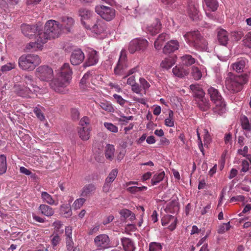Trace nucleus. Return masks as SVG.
<instances>
[{"instance_id": "f8f14e48", "label": "nucleus", "mask_w": 251, "mask_h": 251, "mask_svg": "<svg viewBox=\"0 0 251 251\" xmlns=\"http://www.w3.org/2000/svg\"><path fill=\"white\" fill-rule=\"evenodd\" d=\"M149 45V42L146 39H133L129 44L128 50L130 53H133L137 50H144Z\"/></svg>"}, {"instance_id": "2f4dec72", "label": "nucleus", "mask_w": 251, "mask_h": 251, "mask_svg": "<svg viewBox=\"0 0 251 251\" xmlns=\"http://www.w3.org/2000/svg\"><path fill=\"white\" fill-rule=\"evenodd\" d=\"M171 221L172 222L171 225L169 226L170 230H173L176 228V219L172 215H167L162 220V225L165 226L168 225Z\"/></svg>"}, {"instance_id": "0e129e2a", "label": "nucleus", "mask_w": 251, "mask_h": 251, "mask_svg": "<svg viewBox=\"0 0 251 251\" xmlns=\"http://www.w3.org/2000/svg\"><path fill=\"white\" fill-rule=\"evenodd\" d=\"M113 96L116 100L117 103H118L121 106H123L126 102V100L124 99L121 96L118 94H114Z\"/></svg>"}, {"instance_id": "6e6552de", "label": "nucleus", "mask_w": 251, "mask_h": 251, "mask_svg": "<svg viewBox=\"0 0 251 251\" xmlns=\"http://www.w3.org/2000/svg\"><path fill=\"white\" fill-rule=\"evenodd\" d=\"M35 75L41 81L48 82L52 79L53 71L49 66L42 65L36 69Z\"/></svg>"}, {"instance_id": "4be33fe9", "label": "nucleus", "mask_w": 251, "mask_h": 251, "mask_svg": "<svg viewBox=\"0 0 251 251\" xmlns=\"http://www.w3.org/2000/svg\"><path fill=\"white\" fill-rule=\"evenodd\" d=\"M190 90L194 92L196 100H199L205 97V92L202 87L198 84H192L190 86Z\"/></svg>"}, {"instance_id": "dca6fc26", "label": "nucleus", "mask_w": 251, "mask_h": 251, "mask_svg": "<svg viewBox=\"0 0 251 251\" xmlns=\"http://www.w3.org/2000/svg\"><path fill=\"white\" fill-rule=\"evenodd\" d=\"M99 61V55L98 52L93 49L88 50V58L83 65L85 67L95 65Z\"/></svg>"}, {"instance_id": "f704fd0d", "label": "nucleus", "mask_w": 251, "mask_h": 251, "mask_svg": "<svg viewBox=\"0 0 251 251\" xmlns=\"http://www.w3.org/2000/svg\"><path fill=\"white\" fill-rule=\"evenodd\" d=\"M172 72L176 76L183 77L189 74V72L180 66H175L172 70Z\"/></svg>"}, {"instance_id": "c756f323", "label": "nucleus", "mask_w": 251, "mask_h": 251, "mask_svg": "<svg viewBox=\"0 0 251 251\" xmlns=\"http://www.w3.org/2000/svg\"><path fill=\"white\" fill-rule=\"evenodd\" d=\"M38 209L43 215L47 217H51L54 213V209L50 206L45 204H40Z\"/></svg>"}, {"instance_id": "774afa93", "label": "nucleus", "mask_w": 251, "mask_h": 251, "mask_svg": "<svg viewBox=\"0 0 251 251\" xmlns=\"http://www.w3.org/2000/svg\"><path fill=\"white\" fill-rule=\"evenodd\" d=\"M131 212H132L131 211H130L128 209H124L121 210L120 212V213L121 216H122L123 217H124L125 219H126V218H128L130 216Z\"/></svg>"}, {"instance_id": "cd10ccee", "label": "nucleus", "mask_w": 251, "mask_h": 251, "mask_svg": "<svg viewBox=\"0 0 251 251\" xmlns=\"http://www.w3.org/2000/svg\"><path fill=\"white\" fill-rule=\"evenodd\" d=\"M176 56H170L165 58L161 63L160 66L162 68L168 70L171 68L176 62Z\"/></svg>"}, {"instance_id": "a19ab883", "label": "nucleus", "mask_w": 251, "mask_h": 251, "mask_svg": "<svg viewBox=\"0 0 251 251\" xmlns=\"http://www.w3.org/2000/svg\"><path fill=\"white\" fill-rule=\"evenodd\" d=\"M32 93L33 91L28 87H19L17 89V94L23 97H30V94Z\"/></svg>"}, {"instance_id": "37998d69", "label": "nucleus", "mask_w": 251, "mask_h": 251, "mask_svg": "<svg viewBox=\"0 0 251 251\" xmlns=\"http://www.w3.org/2000/svg\"><path fill=\"white\" fill-rule=\"evenodd\" d=\"M50 241L53 248L55 249L56 246L60 243L61 238L57 232H53L50 236Z\"/></svg>"}, {"instance_id": "5fc2aeb1", "label": "nucleus", "mask_w": 251, "mask_h": 251, "mask_svg": "<svg viewBox=\"0 0 251 251\" xmlns=\"http://www.w3.org/2000/svg\"><path fill=\"white\" fill-rule=\"evenodd\" d=\"M147 190V186H130L127 188V191L132 193H135L137 192L146 191Z\"/></svg>"}, {"instance_id": "0eeeda50", "label": "nucleus", "mask_w": 251, "mask_h": 251, "mask_svg": "<svg viewBox=\"0 0 251 251\" xmlns=\"http://www.w3.org/2000/svg\"><path fill=\"white\" fill-rule=\"evenodd\" d=\"M91 121L90 119L87 117H83L82 118L79 122V127L77 128V133L79 137L82 141H87L91 137Z\"/></svg>"}, {"instance_id": "72a5a7b5", "label": "nucleus", "mask_w": 251, "mask_h": 251, "mask_svg": "<svg viewBox=\"0 0 251 251\" xmlns=\"http://www.w3.org/2000/svg\"><path fill=\"white\" fill-rule=\"evenodd\" d=\"M41 198L44 202L47 203L50 205H57L58 204V201H55L51 195L47 192H41Z\"/></svg>"}, {"instance_id": "e433bc0d", "label": "nucleus", "mask_w": 251, "mask_h": 251, "mask_svg": "<svg viewBox=\"0 0 251 251\" xmlns=\"http://www.w3.org/2000/svg\"><path fill=\"white\" fill-rule=\"evenodd\" d=\"M181 63L187 66H191L196 62V59L190 54H185L180 57Z\"/></svg>"}, {"instance_id": "a211bd4d", "label": "nucleus", "mask_w": 251, "mask_h": 251, "mask_svg": "<svg viewBox=\"0 0 251 251\" xmlns=\"http://www.w3.org/2000/svg\"><path fill=\"white\" fill-rule=\"evenodd\" d=\"M97 187L93 184H88L83 187L80 190V196L84 198H90L94 195Z\"/></svg>"}, {"instance_id": "39448f33", "label": "nucleus", "mask_w": 251, "mask_h": 251, "mask_svg": "<svg viewBox=\"0 0 251 251\" xmlns=\"http://www.w3.org/2000/svg\"><path fill=\"white\" fill-rule=\"evenodd\" d=\"M127 67L126 51L125 50H122L121 51L118 62L114 69L115 75L119 76L125 75L123 77V79H125L129 75L140 71V67L136 66L129 70L126 74L125 70Z\"/></svg>"}, {"instance_id": "423d86ee", "label": "nucleus", "mask_w": 251, "mask_h": 251, "mask_svg": "<svg viewBox=\"0 0 251 251\" xmlns=\"http://www.w3.org/2000/svg\"><path fill=\"white\" fill-rule=\"evenodd\" d=\"M40 63V56L32 53L23 54L18 59L19 67L25 71H33Z\"/></svg>"}, {"instance_id": "6e6d98bb", "label": "nucleus", "mask_w": 251, "mask_h": 251, "mask_svg": "<svg viewBox=\"0 0 251 251\" xmlns=\"http://www.w3.org/2000/svg\"><path fill=\"white\" fill-rule=\"evenodd\" d=\"M104 126L109 131L113 133H117L118 131V127L110 123L105 122L103 124Z\"/></svg>"}, {"instance_id": "f257e3e1", "label": "nucleus", "mask_w": 251, "mask_h": 251, "mask_svg": "<svg viewBox=\"0 0 251 251\" xmlns=\"http://www.w3.org/2000/svg\"><path fill=\"white\" fill-rule=\"evenodd\" d=\"M60 32L61 28L58 23L54 20H49L46 23L44 30L40 27V30L38 31V34L35 36L36 41L28 43L26 48L33 50L41 49L48 40L57 38Z\"/></svg>"}, {"instance_id": "c03bdc74", "label": "nucleus", "mask_w": 251, "mask_h": 251, "mask_svg": "<svg viewBox=\"0 0 251 251\" xmlns=\"http://www.w3.org/2000/svg\"><path fill=\"white\" fill-rule=\"evenodd\" d=\"M7 170L6 157L4 155H0V175L5 174Z\"/></svg>"}, {"instance_id": "1a4fd4ad", "label": "nucleus", "mask_w": 251, "mask_h": 251, "mask_svg": "<svg viewBox=\"0 0 251 251\" xmlns=\"http://www.w3.org/2000/svg\"><path fill=\"white\" fill-rule=\"evenodd\" d=\"M95 11L102 19L107 21L112 20L115 16V9L109 6L98 5L96 6Z\"/></svg>"}, {"instance_id": "c9c22d12", "label": "nucleus", "mask_w": 251, "mask_h": 251, "mask_svg": "<svg viewBox=\"0 0 251 251\" xmlns=\"http://www.w3.org/2000/svg\"><path fill=\"white\" fill-rule=\"evenodd\" d=\"M207 93L209 95L212 101L222 97L219 90L215 88V87H213V86L208 87Z\"/></svg>"}, {"instance_id": "bb28decb", "label": "nucleus", "mask_w": 251, "mask_h": 251, "mask_svg": "<svg viewBox=\"0 0 251 251\" xmlns=\"http://www.w3.org/2000/svg\"><path fill=\"white\" fill-rule=\"evenodd\" d=\"M24 81L26 85H29L32 87V91L33 93L36 94L40 92V90L41 89L39 86L36 85L35 82L33 80L32 76L25 75L24 77Z\"/></svg>"}, {"instance_id": "a18cd8bd", "label": "nucleus", "mask_w": 251, "mask_h": 251, "mask_svg": "<svg viewBox=\"0 0 251 251\" xmlns=\"http://www.w3.org/2000/svg\"><path fill=\"white\" fill-rule=\"evenodd\" d=\"M164 176L165 173L164 172L154 175L151 180V185L154 186L163 180Z\"/></svg>"}, {"instance_id": "de8ad7c7", "label": "nucleus", "mask_w": 251, "mask_h": 251, "mask_svg": "<svg viewBox=\"0 0 251 251\" xmlns=\"http://www.w3.org/2000/svg\"><path fill=\"white\" fill-rule=\"evenodd\" d=\"M174 113L172 110H169L168 112V118L165 120V125L168 127H173L174 126V122L173 120Z\"/></svg>"}, {"instance_id": "e2e57ef3", "label": "nucleus", "mask_w": 251, "mask_h": 251, "mask_svg": "<svg viewBox=\"0 0 251 251\" xmlns=\"http://www.w3.org/2000/svg\"><path fill=\"white\" fill-rule=\"evenodd\" d=\"M71 116L73 121H77L79 117V112L77 109L72 108L71 109Z\"/></svg>"}, {"instance_id": "49530a36", "label": "nucleus", "mask_w": 251, "mask_h": 251, "mask_svg": "<svg viewBox=\"0 0 251 251\" xmlns=\"http://www.w3.org/2000/svg\"><path fill=\"white\" fill-rule=\"evenodd\" d=\"M191 75H192V77L196 80L201 79L202 77L201 71L198 67L195 66H193L192 69H191Z\"/></svg>"}, {"instance_id": "09e8293b", "label": "nucleus", "mask_w": 251, "mask_h": 251, "mask_svg": "<svg viewBox=\"0 0 251 251\" xmlns=\"http://www.w3.org/2000/svg\"><path fill=\"white\" fill-rule=\"evenodd\" d=\"M162 246L160 243L151 242L149 244V251H161Z\"/></svg>"}, {"instance_id": "393cba45", "label": "nucleus", "mask_w": 251, "mask_h": 251, "mask_svg": "<svg viewBox=\"0 0 251 251\" xmlns=\"http://www.w3.org/2000/svg\"><path fill=\"white\" fill-rule=\"evenodd\" d=\"M246 65V60L244 59L237 60L231 65L232 70L236 73H240L244 72Z\"/></svg>"}, {"instance_id": "9d476101", "label": "nucleus", "mask_w": 251, "mask_h": 251, "mask_svg": "<svg viewBox=\"0 0 251 251\" xmlns=\"http://www.w3.org/2000/svg\"><path fill=\"white\" fill-rule=\"evenodd\" d=\"M87 30H89L93 33L100 35L103 33L106 29L105 23L101 19L96 18L95 21H93L89 25V27L85 28Z\"/></svg>"}, {"instance_id": "864d4df0", "label": "nucleus", "mask_w": 251, "mask_h": 251, "mask_svg": "<svg viewBox=\"0 0 251 251\" xmlns=\"http://www.w3.org/2000/svg\"><path fill=\"white\" fill-rule=\"evenodd\" d=\"M33 112L36 117L41 121L46 120L45 116L41 109L38 107H35L33 109Z\"/></svg>"}, {"instance_id": "4d7b16f0", "label": "nucleus", "mask_w": 251, "mask_h": 251, "mask_svg": "<svg viewBox=\"0 0 251 251\" xmlns=\"http://www.w3.org/2000/svg\"><path fill=\"white\" fill-rule=\"evenodd\" d=\"M53 226L54 227V232H57L59 234H61L63 233V229L60 230L63 226V224L60 221H56L54 222Z\"/></svg>"}, {"instance_id": "2eb2a0df", "label": "nucleus", "mask_w": 251, "mask_h": 251, "mask_svg": "<svg viewBox=\"0 0 251 251\" xmlns=\"http://www.w3.org/2000/svg\"><path fill=\"white\" fill-rule=\"evenodd\" d=\"M84 59V54L80 49L75 50L72 52L70 62L73 65L80 64Z\"/></svg>"}, {"instance_id": "f3484780", "label": "nucleus", "mask_w": 251, "mask_h": 251, "mask_svg": "<svg viewBox=\"0 0 251 251\" xmlns=\"http://www.w3.org/2000/svg\"><path fill=\"white\" fill-rule=\"evenodd\" d=\"M187 14L193 21H197L199 18V11L198 7L194 2H188V8H187Z\"/></svg>"}, {"instance_id": "bf43d9fd", "label": "nucleus", "mask_w": 251, "mask_h": 251, "mask_svg": "<svg viewBox=\"0 0 251 251\" xmlns=\"http://www.w3.org/2000/svg\"><path fill=\"white\" fill-rule=\"evenodd\" d=\"M73 228L71 226H68L65 229V240H73L72 238Z\"/></svg>"}, {"instance_id": "052dcab7", "label": "nucleus", "mask_w": 251, "mask_h": 251, "mask_svg": "<svg viewBox=\"0 0 251 251\" xmlns=\"http://www.w3.org/2000/svg\"><path fill=\"white\" fill-rule=\"evenodd\" d=\"M242 42L245 46L249 48H251V32L246 35Z\"/></svg>"}, {"instance_id": "79ce46f5", "label": "nucleus", "mask_w": 251, "mask_h": 251, "mask_svg": "<svg viewBox=\"0 0 251 251\" xmlns=\"http://www.w3.org/2000/svg\"><path fill=\"white\" fill-rule=\"evenodd\" d=\"M168 212L174 213L178 210V203L176 200H173L167 206Z\"/></svg>"}, {"instance_id": "ea45409f", "label": "nucleus", "mask_w": 251, "mask_h": 251, "mask_svg": "<svg viewBox=\"0 0 251 251\" xmlns=\"http://www.w3.org/2000/svg\"><path fill=\"white\" fill-rule=\"evenodd\" d=\"M200 108L203 111H207L210 107L209 100L205 98V97L196 100Z\"/></svg>"}, {"instance_id": "7c9ffc66", "label": "nucleus", "mask_w": 251, "mask_h": 251, "mask_svg": "<svg viewBox=\"0 0 251 251\" xmlns=\"http://www.w3.org/2000/svg\"><path fill=\"white\" fill-rule=\"evenodd\" d=\"M115 149L114 146L112 144H108L106 145L104 154L105 157L109 161H112L114 159Z\"/></svg>"}, {"instance_id": "473e14b6", "label": "nucleus", "mask_w": 251, "mask_h": 251, "mask_svg": "<svg viewBox=\"0 0 251 251\" xmlns=\"http://www.w3.org/2000/svg\"><path fill=\"white\" fill-rule=\"evenodd\" d=\"M170 38L169 35L163 33L158 36L157 39L154 43V47L157 50H160L162 47L163 43L167 40H169Z\"/></svg>"}, {"instance_id": "680f3d73", "label": "nucleus", "mask_w": 251, "mask_h": 251, "mask_svg": "<svg viewBox=\"0 0 251 251\" xmlns=\"http://www.w3.org/2000/svg\"><path fill=\"white\" fill-rule=\"evenodd\" d=\"M139 83H140V87L145 91L151 87L150 83L144 78L140 77L139 78Z\"/></svg>"}, {"instance_id": "412c9836", "label": "nucleus", "mask_w": 251, "mask_h": 251, "mask_svg": "<svg viewBox=\"0 0 251 251\" xmlns=\"http://www.w3.org/2000/svg\"><path fill=\"white\" fill-rule=\"evenodd\" d=\"M61 26L63 28L65 29L67 32H71L74 25V20L72 18L68 16H63L61 18Z\"/></svg>"}, {"instance_id": "20e7f679", "label": "nucleus", "mask_w": 251, "mask_h": 251, "mask_svg": "<svg viewBox=\"0 0 251 251\" xmlns=\"http://www.w3.org/2000/svg\"><path fill=\"white\" fill-rule=\"evenodd\" d=\"M185 41L191 47L198 50H206L208 42L197 30L187 32L183 35Z\"/></svg>"}, {"instance_id": "c85d7f7f", "label": "nucleus", "mask_w": 251, "mask_h": 251, "mask_svg": "<svg viewBox=\"0 0 251 251\" xmlns=\"http://www.w3.org/2000/svg\"><path fill=\"white\" fill-rule=\"evenodd\" d=\"M203 6H206V10L214 12L219 6V2L218 0H204Z\"/></svg>"}, {"instance_id": "b1692460", "label": "nucleus", "mask_w": 251, "mask_h": 251, "mask_svg": "<svg viewBox=\"0 0 251 251\" xmlns=\"http://www.w3.org/2000/svg\"><path fill=\"white\" fill-rule=\"evenodd\" d=\"M121 241L124 251H134L135 247L131 239L128 237H122Z\"/></svg>"}, {"instance_id": "ddd939ff", "label": "nucleus", "mask_w": 251, "mask_h": 251, "mask_svg": "<svg viewBox=\"0 0 251 251\" xmlns=\"http://www.w3.org/2000/svg\"><path fill=\"white\" fill-rule=\"evenodd\" d=\"M95 246L100 250L104 249L109 247L110 239L108 235L100 234L94 239Z\"/></svg>"}, {"instance_id": "603ef678", "label": "nucleus", "mask_w": 251, "mask_h": 251, "mask_svg": "<svg viewBox=\"0 0 251 251\" xmlns=\"http://www.w3.org/2000/svg\"><path fill=\"white\" fill-rule=\"evenodd\" d=\"M118 174L117 169H113L109 173L108 177L106 178L105 181L107 183H112L116 178Z\"/></svg>"}, {"instance_id": "58836bf2", "label": "nucleus", "mask_w": 251, "mask_h": 251, "mask_svg": "<svg viewBox=\"0 0 251 251\" xmlns=\"http://www.w3.org/2000/svg\"><path fill=\"white\" fill-rule=\"evenodd\" d=\"M240 121L242 129L246 131H251V120L250 121L247 116H244L240 118Z\"/></svg>"}, {"instance_id": "8fccbe9b", "label": "nucleus", "mask_w": 251, "mask_h": 251, "mask_svg": "<svg viewBox=\"0 0 251 251\" xmlns=\"http://www.w3.org/2000/svg\"><path fill=\"white\" fill-rule=\"evenodd\" d=\"M16 64L15 62H9L1 66L0 71L2 73H6L15 68Z\"/></svg>"}, {"instance_id": "5701e85b", "label": "nucleus", "mask_w": 251, "mask_h": 251, "mask_svg": "<svg viewBox=\"0 0 251 251\" xmlns=\"http://www.w3.org/2000/svg\"><path fill=\"white\" fill-rule=\"evenodd\" d=\"M160 22L156 20L152 24L149 25L147 27V32L151 35H156L161 29Z\"/></svg>"}, {"instance_id": "13d9d810", "label": "nucleus", "mask_w": 251, "mask_h": 251, "mask_svg": "<svg viewBox=\"0 0 251 251\" xmlns=\"http://www.w3.org/2000/svg\"><path fill=\"white\" fill-rule=\"evenodd\" d=\"M85 201L86 200L84 197L77 199L73 203L74 208L76 209L80 208L85 202Z\"/></svg>"}, {"instance_id": "6ab92c4d", "label": "nucleus", "mask_w": 251, "mask_h": 251, "mask_svg": "<svg viewBox=\"0 0 251 251\" xmlns=\"http://www.w3.org/2000/svg\"><path fill=\"white\" fill-rule=\"evenodd\" d=\"M179 45L177 40H170L164 46L163 52L165 54H169L178 49Z\"/></svg>"}, {"instance_id": "338daca9", "label": "nucleus", "mask_w": 251, "mask_h": 251, "mask_svg": "<svg viewBox=\"0 0 251 251\" xmlns=\"http://www.w3.org/2000/svg\"><path fill=\"white\" fill-rule=\"evenodd\" d=\"M249 163L247 160H242V163H241V167H242V168H241V171L240 172L244 173L247 172L249 170Z\"/></svg>"}, {"instance_id": "4468645a", "label": "nucleus", "mask_w": 251, "mask_h": 251, "mask_svg": "<svg viewBox=\"0 0 251 251\" xmlns=\"http://www.w3.org/2000/svg\"><path fill=\"white\" fill-rule=\"evenodd\" d=\"M21 30L25 36L30 38L35 34H37L36 35L39 34L40 26L23 25L21 26Z\"/></svg>"}, {"instance_id": "69168bd1", "label": "nucleus", "mask_w": 251, "mask_h": 251, "mask_svg": "<svg viewBox=\"0 0 251 251\" xmlns=\"http://www.w3.org/2000/svg\"><path fill=\"white\" fill-rule=\"evenodd\" d=\"M74 244L73 239H65V245L67 251H71L74 249Z\"/></svg>"}, {"instance_id": "9b49d317", "label": "nucleus", "mask_w": 251, "mask_h": 251, "mask_svg": "<svg viewBox=\"0 0 251 251\" xmlns=\"http://www.w3.org/2000/svg\"><path fill=\"white\" fill-rule=\"evenodd\" d=\"M79 15L81 17V24L84 28L89 27V25L92 24L93 21H95L96 18L93 12L84 8L80 9Z\"/></svg>"}, {"instance_id": "f03ea898", "label": "nucleus", "mask_w": 251, "mask_h": 251, "mask_svg": "<svg viewBox=\"0 0 251 251\" xmlns=\"http://www.w3.org/2000/svg\"><path fill=\"white\" fill-rule=\"evenodd\" d=\"M72 71L68 63H64L57 74L56 77L52 79L50 83V88L56 92L66 94L68 92L67 87L72 79Z\"/></svg>"}, {"instance_id": "a878e982", "label": "nucleus", "mask_w": 251, "mask_h": 251, "mask_svg": "<svg viewBox=\"0 0 251 251\" xmlns=\"http://www.w3.org/2000/svg\"><path fill=\"white\" fill-rule=\"evenodd\" d=\"M217 39L220 44L226 46L229 40L227 31L223 29H219L217 33Z\"/></svg>"}, {"instance_id": "7ed1b4c3", "label": "nucleus", "mask_w": 251, "mask_h": 251, "mask_svg": "<svg viewBox=\"0 0 251 251\" xmlns=\"http://www.w3.org/2000/svg\"><path fill=\"white\" fill-rule=\"evenodd\" d=\"M249 81L248 75L246 74L234 75L229 73L225 80V85L227 90L232 93L241 92L244 85Z\"/></svg>"}, {"instance_id": "3c124183", "label": "nucleus", "mask_w": 251, "mask_h": 251, "mask_svg": "<svg viewBox=\"0 0 251 251\" xmlns=\"http://www.w3.org/2000/svg\"><path fill=\"white\" fill-rule=\"evenodd\" d=\"M230 228V225L229 222L227 223H224L220 225L218 227L217 232L220 234L224 233L226 231L229 230Z\"/></svg>"}, {"instance_id": "4c0bfd02", "label": "nucleus", "mask_w": 251, "mask_h": 251, "mask_svg": "<svg viewBox=\"0 0 251 251\" xmlns=\"http://www.w3.org/2000/svg\"><path fill=\"white\" fill-rule=\"evenodd\" d=\"M99 105L102 109L108 112H113L114 111V108L111 103L106 100H100Z\"/></svg>"}, {"instance_id": "aec40b11", "label": "nucleus", "mask_w": 251, "mask_h": 251, "mask_svg": "<svg viewBox=\"0 0 251 251\" xmlns=\"http://www.w3.org/2000/svg\"><path fill=\"white\" fill-rule=\"evenodd\" d=\"M215 106L213 107V111L218 114H222L224 113L226 110V104L222 97L212 101Z\"/></svg>"}]
</instances>
